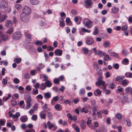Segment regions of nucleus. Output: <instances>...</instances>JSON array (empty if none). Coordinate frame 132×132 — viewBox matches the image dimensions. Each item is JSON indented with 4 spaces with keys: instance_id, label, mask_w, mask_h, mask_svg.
I'll list each match as a JSON object with an SVG mask.
<instances>
[{
    "instance_id": "ea45409f",
    "label": "nucleus",
    "mask_w": 132,
    "mask_h": 132,
    "mask_svg": "<svg viewBox=\"0 0 132 132\" xmlns=\"http://www.w3.org/2000/svg\"><path fill=\"white\" fill-rule=\"evenodd\" d=\"M60 25H64V20L62 17L60 18L59 19Z\"/></svg>"
},
{
    "instance_id": "2f4dec72",
    "label": "nucleus",
    "mask_w": 132,
    "mask_h": 132,
    "mask_svg": "<svg viewBox=\"0 0 132 132\" xmlns=\"http://www.w3.org/2000/svg\"><path fill=\"white\" fill-rule=\"evenodd\" d=\"M38 93V91L37 89H34L32 92V95H37Z\"/></svg>"
},
{
    "instance_id": "052dcab7",
    "label": "nucleus",
    "mask_w": 132,
    "mask_h": 132,
    "mask_svg": "<svg viewBox=\"0 0 132 132\" xmlns=\"http://www.w3.org/2000/svg\"><path fill=\"white\" fill-rule=\"evenodd\" d=\"M43 96L41 94H39L36 96V99H39L42 100L43 99Z\"/></svg>"
},
{
    "instance_id": "0eeeda50",
    "label": "nucleus",
    "mask_w": 132,
    "mask_h": 132,
    "mask_svg": "<svg viewBox=\"0 0 132 132\" xmlns=\"http://www.w3.org/2000/svg\"><path fill=\"white\" fill-rule=\"evenodd\" d=\"M94 42L93 39L92 38H90L87 39L86 43L88 45H90L93 44Z\"/></svg>"
},
{
    "instance_id": "e433bc0d",
    "label": "nucleus",
    "mask_w": 132,
    "mask_h": 132,
    "mask_svg": "<svg viewBox=\"0 0 132 132\" xmlns=\"http://www.w3.org/2000/svg\"><path fill=\"white\" fill-rule=\"evenodd\" d=\"M129 61L127 58H125L123 59V61L122 62V63L125 65L127 64L128 63Z\"/></svg>"
},
{
    "instance_id": "412c9836",
    "label": "nucleus",
    "mask_w": 132,
    "mask_h": 132,
    "mask_svg": "<svg viewBox=\"0 0 132 132\" xmlns=\"http://www.w3.org/2000/svg\"><path fill=\"white\" fill-rule=\"evenodd\" d=\"M2 40L3 41H6L8 39V36L4 34L1 37Z\"/></svg>"
},
{
    "instance_id": "cd10ccee",
    "label": "nucleus",
    "mask_w": 132,
    "mask_h": 132,
    "mask_svg": "<svg viewBox=\"0 0 132 132\" xmlns=\"http://www.w3.org/2000/svg\"><path fill=\"white\" fill-rule=\"evenodd\" d=\"M98 55L100 57H102L105 54V53L101 51H99L97 53Z\"/></svg>"
},
{
    "instance_id": "4468645a",
    "label": "nucleus",
    "mask_w": 132,
    "mask_h": 132,
    "mask_svg": "<svg viewBox=\"0 0 132 132\" xmlns=\"http://www.w3.org/2000/svg\"><path fill=\"white\" fill-rule=\"evenodd\" d=\"M121 102L122 103H124L126 102H128V97L127 96L123 95L122 98Z\"/></svg>"
},
{
    "instance_id": "864d4df0",
    "label": "nucleus",
    "mask_w": 132,
    "mask_h": 132,
    "mask_svg": "<svg viewBox=\"0 0 132 132\" xmlns=\"http://www.w3.org/2000/svg\"><path fill=\"white\" fill-rule=\"evenodd\" d=\"M11 24H13L12 21L10 20H7L6 22L5 25H10Z\"/></svg>"
},
{
    "instance_id": "1a4fd4ad",
    "label": "nucleus",
    "mask_w": 132,
    "mask_h": 132,
    "mask_svg": "<svg viewBox=\"0 0 132 132\" xmlns=\"http://www.w3.org/2000/svg\"><path fill=\"white\" fill-rule=\"evenodd\" d=\"M6 27L8 29L6 32L7 33L10 34L13 32V29L12 27L10 26L9 25H6Z\"/></svg>"
},
{
    "instance_id": "473e14b6",
    "label": "nucleus",
    "mask_w": 132,
    "mask_h": 132,
    "mask_svg": "<svg viewBox=\"0 0 132 132\" xmlns=\"http://www.w3.org/2000/svg\"><path fill=\"white\" fill-rule=\"evenodd\" d=\"M96 132H106V130L103 128H99L96 131Z\"/></svg>"
},
{
    "instance_id": "5701e85b",
    "label": "nucleus",
    "mask_w": 132,
    "mask_h": 132,
    "mask_svg": "<svg viewBox=\"0 0 132 132\" xmlns=\"http://www.w3.org/2000/svg\"><path fill=\"white\" fill-rule=\"evenodd\" d=\"M47 117L50 120H51L53 119V116L52 113L50 112H47Z\"/></svg>"
},
{
    "instance_id": "423d86ee",
    "label": "nucleus",
    "mask_w": 132,
    "mask_h": 132,
    "mask_svg": "<svg viewBox=\"0 0 132 132\" xmlns=\"http://www.w3.org/2000/svg\"><path fill=\"white\" fill-rule=\"evenodd\" d=\"M108 52L109 55L113 57L116 58H117L119 56L118 54L112 51L111 50H109L108 51Z\"/></svg>"
},
{
    "instance_id": "393cba45",
    "label": "nucleus",
    "mask_w": 132,
    "mask_h": 132,
    "mask_svg": "<svg viewBox=\"0 0 132 132\" xmlns=\"http://www.w3.org/2000/svg\"><path fill=\"white\" fill-rule=\"evenodd\" d=\"M98 28L96 26L95 27L94 31L93 32V35H97L98 33Z\"/></svg>"
},
{
    "instance_id": "7c9ffc66",
    "label": "nucleus",
    "mask_w": 132,
    "mask_h": 132,
    "mask_svg": "<svg viewBox=\"0 0 132 132\" xmlns=\"http://www.w3.org/2000/svg\"><path fill=\"white\" fill-rule=\"evenodd\" d=\"M40 116L41 119H45L46 118V115L45 113H43L41 112L40 113Z\"/></svg>"
},
{
    "instance_id": "8fccbe9b",
    "label": "nucleus",
    "mask_w": 132,
    "mask_h": 132,
    "mask_svg": "<svg viewBox=\"0 0 132 132\" xmlns=\"http://www.w3.org/2000/svg\"><path fill=\"white\" fill-rule=\"evenodd\" d=\"M26 37L27 40L28 41H30L31 40V35L30 34H27L26 35Z\"/></svg>"
},
{
    "instance_id": "aec40b11",
    "label": "nucleus",
    "mask_w": 132,
    "mask_h": 132,
    "mask_svg": "<svg viewBox=\"0 0 132 132\" xmlns=\"http://www.w3.org/2000/svg\"><path fill=\"white\" fill-rule=\"evenodd\" d=\"M125 78L124 76H118L115 78V80L116 81H120L123 79Z\"/></svg>"
},
{
    "instance_id": "79ce46f5",
    "label": "nucleus",
    "mask_w": 132,
    "mask_h": 132,
    "mask_svg": "<svg viewBox=\"0 0 132 132\" xmlns=\"http://www.w3.org/2000/svg\"><path fill=\"white\" fill-rule=\"evenodd\" d=\"M88 110V109H86L85 108H83L81 110V111L82 112H84L86 113H87Z\"/></svg>"
},
{
    "instance_id": "b1692460",
    "label": "nucleus",
    "mask_w": 132,
    "mask_h": 132,
    "mask_svg": "<svg viewBox=\"0 0 132 132\" xmlns=\"http://www.w3.org/2000/svg\"><path fill=\"white\" fill-rule=\"evenodd\" d=\"M103 45L105 48H107L110 46V43L108 41H106L104 42Z\"/></svg>"
},
{
    "instance_id": "680f3d73",
    "label": "nucleus",
    "mask_w": 132,
    "mask_h": 132,
    "mask_svg": "<svg viewBox=\"0 0 132 132\" xmlns=\"http://www.w3.org/2000/svg\"><path fill=\"white\" fill-rule=\"evenodd\" d=\"M97 113L99 118H102V114L100 111L97 112Z\"/></svg>"
},
{
    "instance_id": "bf43d9fd",
    "label": "nucleus",
    "mask_w": 132,
    "mask_h": 132,
    "mask_svg": "<svg viewBox=\"0 0 132 132\" xmlns=\"http://www.w3.org/2000/svg\"><path fill=\"white\" fill-rule=\"evenodd\" d=\"M11 97V95L10 94H8V96L7 97H6L5 99L4 97L3 98V100L4 101H7L9 99V98Z\"/></svg>"
},
{
    "instance_id": "4be33fe9",
    "label": "nucleus",
    "mask_w": 132,
    "mask_h": 132,
    "mask_svg": "<svg viewBox=\"0 0 132 132\" xmlns=\"http://www.w3.org/2000/svg\"><path fill=\"white\" fill-rule=\"evenodd\" d=\"M45 98L46 99H48L50 98L51 95L50 93L49 92L45 93L44 95Z\"/></svg>"
},
{
    "instance_id": "de8ad7c7",
    "label": "nucleus",
    "mask_w": 132,
    "mask_h": 132,
    "mask_svg": "<svg viewBox=\"0 0 132 132\" xmlns=\"http://www.w3.org/2000/svg\"><path fill=\"white\" fill-rule=\"evenodd\" d=\"M30 77V75L29 73H26L24 75V78L25 79H27V81H28Z\"/></svg>"
},
{
    "instance_id": "a211bd4d",
    "label": "nucleus",
    "mask_w": 132,
    "mask_h": 132,
    "mask_svg": "<svg viewBox=\"0 0 132 132\" xmlns=\"http://www.w3.org/2000/svg\"><path fill=\"white\" fill-rule=\"evenodd\" d=\"M125 90L127 93L132 94V88L130 87H127L125 89Z\"/></svg>"
},
{
    "instance_id": "dca6fc26",
    "label": "nucleus",
    "mask_w": 132,
    "mask_h": 132,
    "mask_svg": "<svg viewBox=\"0 0 132 132\" xmlns=\"http://www.w3.org/2000/svg\"><path fill=\"white\" fill-rule=\"evenodd\" d=\"M54 53L57 55L61 56L62 54V51L61 50L57 49L55 51Z\"/></svg>"
},
{
    "instance_id": "bb28decb",
    "label": "nucleus",
    "mask_w": 132,
    "mask_h": 132,
    "mask_svg": "<svg viewBox=\"0 0 132 132\" xmlns=\"http://www.w3.org/2000/svg\"><path fill=\"white\" fill-rule=\"evenodd\" d=\"M122 83L123 85L125 86H126V85H128L129 81L128 80L124 79L122 80Z\"/></svg>"
},
{
    "instance_id": "39448f33",
    "label": "nucleus",
    "mask_w": 132,
    "mask_h": 132,
    "mask_svg": "<svg viewBox=\"0 0 132 132\" xmlns=\"http://www.w3.org/2000/svg\"><path fill=\"white\" fill-rule=\"evenodd\" d=\"M101 79L102 77H100L98 78V81L96 83V85L97 86H99L100 85H101L105 88L104 84L105 82L104 81L102 80Z\"/></svg>"
},
{
    "instance_id": "20e7f679",
    "label": "nucleus",
    "mask_w": 132,
    "mask_h": 132,
    "mask_svg": "<svg viewBox=\"0 0 132 132\" xmlns=\"http://www.w3.org/2000/svg\"><path fill=\"white\" fill-rule=\"evenodd\" d=\"M22 37L21 33L19 32H16L14 33L13 35V38L15 40H18L20 39Z\"/></svg>"
},
{
    "instance_id": "c03bdc74",
    "label": "nucleus",
    "mask_w": 132,
    "mask_h": 132,
    "mask_svg": "<svg viewBox=\"0 0 132 132\" xmlns=\"http://www.w3.org/2000/svg\"><path fill=\"white\" fill-rule=\"evenodd\" d=\"M53 82L55 84H58L60 82V80L59 78H55L53 80Z\"/></svg>"
},
{
    "instance_id": "f8f14e48",
    "label": "nucleus",
    "mask_w": 132,
    "mask_h": 132,
    "mask_svg": "<svg viewBox=\"0 0 132 132\" xmlns=\"http://www.w3.org/2000/svg\"><path fill=\"white\" fill-rule=\"evenodd\" d=\"M119 9L116 7H112L111 9L112 12L114 14H116L118 13Z\"/></svg>"
},
{
    "instance_id": "e2e57ef3",
    "label": "nucleus",
    "mask_w": 132,
    "mask_h": 132,
    "mask_svg": "<svg viewBox=\"0 0 132 132\" xmlns=\"http://www.w3.org/2000/svg\"><path fill=\"white\" fill-rule=\"evenodd\" d=\"M37 118V116L36 115H33L31 117V119L33 120L36 121Z\"/></svg>"
},
{
    "instance_id": "5fc2aeb1",
    "label": "nucleus",
    "mask_w": 132,
    "mask_h": 132,
    "mask_svg": "<svg viewBox=\"0 0 132 132\" xmlns=\"http://www.w3.org/2000/svg\"><path fill=\"white\" fill-rule=\"evenodd\" d=\"M38 104L36 103L35 104L34 106H33V108L34 109V110L35 111H36L37 109V108H38Z\"/></svg>"
},
{
    "instance_id": "f704fd0d",
    "label": "nucleus",
    "mask_w": 132,
    "mask_h": 132,
    "mask_svg": "<svg viewBox=\"0 0 132 132\" xmlns=\"http://www.w3.org/2000/svg\"><path fill=\"white\" fill-rule=\"evenodd\" d=\"M122 54L125 56H126L129 54V52L128 51L126 50H123L122 52Z\"/></svg>"
},
{
    "instance_id": "37998d69",
    "label": "nucleus",
    "mask_w": 132,
    "mask_h": 132,
    "mask_svg": "<svg viewBox=\"0 0 132 132\" xmlns=\"http://www.w3.org/2000/svg\"><path fill=\"white\" fill-rule=\"evenodd\" d=\"M93 64L94 67L96 69H99V66L97 63L94 62L93 63Z\"/></svg>"
},
{
    "instance_id": "9b49d317",
    "label": "nucleus",
    "mask_w": 132,
    "mask_h": 132,
    "mask_svg": "<svg viewBox=\"0 0 132 132\" xmlns=\"http://www.w3.org/2000/svg\"><path fill=\"white\" fill-rule=\"evenodd\" d=\"M83 23L84 25H89L92 24V21L88 19H84Z\"/></svg>"
},
{
    "instance_id": "f257e3e1",
    "label": "nucleus",
    "mask_w": 132,
    "mask_h": 132,
    "mask_svg": "<svg viewBox=\"0 0 132 132\" xmlns=\"http://www.w3.org/2000/svg\"><path fill=\"white\" fill-rule=\"evenodd\" d=\"M0 8L2 12L4 13H9L11 11L10 7H7L8 3L5 0H3L0 2Z\"/></svg>"
},
{
    "instance_id": "a18cd8bd",
    "label": "nucleus",
    "mask_w": 132,
    "mask_h": 132,
    "mask_svg": "<svg viewBox=\"0 0 132 132\" xmlns=\"http://www.w3.org/2000/svg\"><path fill=\"white\" fill-rule=\"evenodd\" d=\"M17 102L15 100H12L11 101V104L12 105L14 106L16 104Z\"/></svg>"
},
{
    "instance_id": "4d7b16f0",
    "label": "nucleus",
    "mask_w": 132,
    "mask_h": 132,
    "mask_svg": "<svg viewBox=\"0 0 132 132\" xmlns=\"http://www.w3.org/2000/svg\"><path fill=\"white\" fill-rule=\"evenodd\" d=\"M54 49V48L52 46H50L47 48V50L48 51H53Z\"/></svg>"
},
{
    "instance_id": "9d476101",
    "label": "nucleus",
    "mask_w": 132,
    "mask_h": 132,
    "mask_svg": "<svg viewBox=\"0 0 132 132\" xmlns=\"http://www.w3.org/2000/svg\"><path fill=\"white\" fill-rule=\"evenodd\" d=\"M81 19V18L80 16H76L74 18V21L77 24H79Z\"/></svg>"
},
{
    "instance_id": "603ef678",
    "label": "nucleus",
    "mask_w": 132,
    "mask_h": 132,
    "mask_svg": "<svg viewBox=\"0 0 132 132\" xmlns=\"http://www.w3.org/2000/svg\"><path fill=\"white\" fill-rule=\"evenodd\" d=\"M33 86L35 88L37 89L40 86V84L39 83L37 82L36 83L35 85H33Z\"/></svg>"
},
{
    "instance_id": "69168bd1",
    "label": "nucleus",
    "mask_w": 132,
    "mask_h": 132,
    "mask_svg": "<svg viewBox=\"0 0 132 132\" xmlns=\"http://www.w3.org/2000/svg\"><path fill=\"white\" fill-rule=\"evenodd\" d=\"M13 82L15 84H18L19 82L20 81L19 80L18 78H14V80Z\"/></svg>"
},
{
    "instance_id": "7ed1b4c3",
    "label": "nucleus",
    "mask_w": 132,
    "mask_h": 132,
    "mask_svg": "<svg viewBox=\"0 0 132 132\" xmlns=\"http://www.w3.org/2000/svg\"><path fill=\"white\" fill-rule=\"evenodd\" d=\"M29 15L21 14L20 19L22 21L25 22H27L29 20Z\"/></svg>"
},
{
    "instance_id": "774afa93",
    "label": "nucleus",
    "mask_w": 132,
    "mask_h": 132,
    "mask_svg": "<svg viewBox=\"0 0 132 132\" xmlns=\"http://www.w3.org/2000/svg\"><path fill=\"white\" fill-rule=\"evenodd\" d=\"M59 99V97L58 96H56L54 97L52 99V100L56 102Z\"/></svg>"
},
{
    "instance_id": "58836bf2",
    "label": "nucleus",
    "mask_w": 132,
    "mask_h": 132,
    "mask_svg": "<svg viewBox=\"0 0 132 132\" xmlns=\"http://www.w3.org/2000/svg\"><path fill=\"white\" fill-rule=\"evenodd\" d=\"M15 7L19 11L21 10L22 8V6L20 4H17L16 5Z\"/></svg>"
},
{
    "instance_id": "f03ea898",
    "label": "nucleus",
    "mask_w": 132,
    "mask_h": 132,
    "mask_svg": "<svg viewBox=\"0 0 132 132\" xmlns=\"http://www.w3.org/2000/svg\"><path fill=\"white\" fill-rule=\"evenodd\" d=\"M31 12V11L30 8L28 6H26L23 8L22 12L21 14L29 15Z\"/></svg>"
},
{
    "instance_id": "13d9d810",
    "label": "nucleus",
    "mask_w": 132,
    "mask_h": 132,
    "mask_svg": "<svg viewBox=\"0 0 132 132\" xmlns=\"http://www.w3.org/2000/svg\"><path fill=\"white\" fill-rule=\"evenodd\" d=\"M81 29L82 31L84 32H85L87 33H90L91 31L90 30H88L84 28H82Z\"/></svg>"
},
{
    "instance_id": "2eb2a0df",
    "label": "nucleus",
    "mask_w": 132,
    "mask_h": 132,
    "mask_svg": "<svg viewBox=\"0 0 132 132\" xmlns=\"http://www.w3.org/2000/svg\"><path fill=\"white\" fill-rule=\"evenodd\" d=\"M30 3L33 5H38L39 2V0H30Z\"/></svg>"
},
{
    "instance_id": "6ab92c4d",
    "label": "nucleus",
    "mask_w": 132,
    "mask_h": 132,
    "mask_svg": "<svg viewBox=\"0 0 132 132\" xmlns=\"http://www.w3.org/2000/svg\"><path fill=\"white\" fill-rule=\"evenodd\" d=\"M45 85L46 87H50L52 85V84L50 81L47 80L45 82Z\"/></svg>"
},
{
    "instance_id": "338daca9",
    "label": "nucleus",
    "mask_w": 132,
    "mask_h": 132,
    "mask_svg": "<svg viewBox=\"0 0 132 132\" xmlns=\"http://www.w3.org/2000/svg\"><path fill=\"white\" fill-rule=\"evenodd\" d=\"M7 80L6 79H3L2 83L3 85L6 84L7 82Z\"/></svg>"
},
{
    "instance_id": "a19ab883",
    "label": "nucleus",
    "mask_w": 132,
    "mask_h": 132,
    "mask_svg": "<svg viewBox=\"0 0 132 132\" xmlns=\"http://www.w3.org/2000/svg\"><path fill=\"white\" fill-rule=\"evenodd\" d=\"M34 44L36 45H42L43 44V43L41 41L37 40L34 43Z\"/></svg>"
},
{
    "instance_id": "72a5a7b5",
    "label": "nucleus",
    "mask_w": 132,
    "mask_h": 132,
    "mask_svg": "<svg viewBox=\"0 0 132 132\" xmlns=\"http://www.w3.org/2000/svg\"><path fill=\"white\" fill-rule=\"evenodd\" d=\"M7 15L6 14H4L2 16L1 19H0V22H3L7 18Z\"/></svg>"
},
{
    "instance_id": "c9c22d12",
    "label": "nucleus",
    "mask_w": 132,
    "mask_h": 132,
    "mask_svg": "<svg viewBox=\"0 0 132 132\" xmlns=\"http://www.w3.org/2000/svg\"><path fill=\"white\" fill-rule=\"evenodd\" d=\"M116 118L118 119H121L122 117V116L121 114L117 113L116 114L115 116Z\"/></svg>"
},
{
    "instance_id": "6e6552de",
    "label": "nucleus",
    "mask_w": 132,
    "mask_h": 132,
    "mask_svg": "<svg viewBox=\"0 0 132 132\" xmlns=\"http://www.w3.org/2000/svg\"><path fill=\"white\" fill-rule=\"evenodd\" d=\"M84 3L85 7L86 8L90 6L92 4V2L91 0H85Z\"/></svg>"
},
{
    "instance_id": "3c124183",
    "label": "nucleus",
    "mask_w": 132,
    "mask_h": 132,
    "mask_svg": "<svg viewBox=\"0 0 132 132\" xmlns=\"http://www.w3.org/2000/svg\"><path fill=\"white\" fill-rule=\"evenodd\" d=\"M5 120L4 119L2 120L0 119V124L1 126H4L5 124Z\"/></svg>"
},
{
    "instance_id": "c85d7f7f",
    "label": "nucleus",
    "mask_w": 132,
    "mask_h": 132,
    "mask_svg": "<svg viewBox=\"0 0 132 132\" xmlns=\"http://www.w3.org/2000/svg\"><path fill=\"white\" fill-rule=\"evenodd\" d=\"M20 114L19 112H17L16 113V114L14 115L13 116V118L14 119H17L20 116Z\"/></svg>"
},
{
    "instance_id": "4c0bfd02",
    "label": "nucleus",
    "mask_w": 132,
    "mask_h": 132,
    "mask_svg": "<svg viewBox=\"0 0 132 132\" xmlns=\"http://www.w3.org/2000/svg\"><path fill=\"white\" fill-rule=\"evenodd\" d=\"M85 93L84 89L83 88L81 89L79 92V94L80 95H84Z\"/></svg>"
},
{
    "instance_id": "6e6d98bb",
    "label": "nucleus",
    "mask_w": 132,
    "mask_h": 132,
    "mask_svg": "<svg viewBox=\"0 0 132 132\" xmlns=\"http://www.w3.org/2000/svg\"><path fill=\"white\" fill-rule=\"evenodd\" d=\"M64 103H65V104H68L69 105H71V101H69L68 100H65L64 102Z\"/></svg>"
},
{
    "instance_id": "49530a36",
    "label": "nucleus",
    "mask_w": 132,
    "mask_h": 132,
    "mask_svg": "<svg viewBox=\"0 0 132 132\" xmlns=\"http://www.w3.org/2000/svg\"><path fill=\"white\" fill-rule=\"evenodd\" d=\"M82 50L84 51V54H88V50L87 48L84 47L83 48Z\"/></svg>"
},
{
    "instance_id": "0e129e2a",
    "label": "nucleus",
    "mask_w": 132,
    "mask_h": 132,
    "mask_svg": "<svg viewBox=\"0 0 132 132\" xmlns=\"http://www.w3.org/2000/svg\"><path fill=\"white\" fill-rule=\"evenodd\" d=\"M127 126L129 127H130L131 125V121L130 120L128 119L127 120Z\"/></svg>"
},
{
    "instance_id": "09e8293b",
    "label": "nucleus",
    "mask_w": 132,
    "mask_h": 132,
    "mask_svg": "<svg viewBox=\"0 0 132 132\" xmlns=\"http://www.w3.org/2000/svg\"><path fill=\"white\" fill-rule=\"evenodd\" d=\"M113 67L116 69H118L119 68V65L118 63H114L113 65Z\"/></svg>"
},
{
    "instance_id": "c756f323",
    "label": "nucleus",
    "mask_w": 132,
    "mask_h": 132,
    "mask_svg": "<svg viewBox=\"0 0 132 132\" xmlns=\"http://www.w3.org/2000/svg\"><path fill=\"white\" fill-rule=\"evenodd\" d=\"M46 87L45 84L43 83H42L40 85V88L42 90H44L45 89Z\"/></svg>"
},
{
    "instance_id": "f3484780",
    "label": "nucleus",
    "mask_w": 132,
    "mask_h": 132,
    "mask_svg": "<svg viewBox=\"0 0 132 132\" xmlns=\"http://www.w3.org/2000/svg\"><path fill=\"white\" fill-rule=\"evenodd\" d=\"M54 108L55 110L59 111H61L62 109L61 106L59 104H56L54 106Z\"/></svg>"
},
{
    "instance_id": "ddd939ff",
    "label": "nucleus",
    "mask_w": 132,
    "mask_h": 132,
    "mask_svg": "<svg viewBox=\"0 0 132 132\" xmlns=\"http://www.w3.org/2000/svg\"><path fill=\"white\" fill-rule=\"evenodd\" d=\"M20 119L22 122H25L27 121L28 119L27 116L26 115L21 116L20 118Z\"/></svg>"
},
{
    "instance_id": "a878e982",
    "label": "nucleus",
    "mask_w": 132,
    "mask_h": 132,
    "mask_svg": "<svg viewBox=\"0 0 132 132\" xmlns=\"http://www.w3.org/2000/svg\"><path fill=\"white\" fill-rule=\"evenodd\" d=\"M21 58H16L14 59V61L15 62L19 64L21 62Z\"/></svg>"
}]
</instances>
